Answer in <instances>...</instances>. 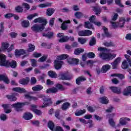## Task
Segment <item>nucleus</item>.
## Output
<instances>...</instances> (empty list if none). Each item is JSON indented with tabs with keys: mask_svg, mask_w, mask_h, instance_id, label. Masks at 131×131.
<instances>
[{
	"mask_svg": "<svg viewBox=\"0 0 131 131\" xmlns=\"http://www.w3.org/2000/svg\"><path fill=\"white\" fill-rule=\"evenodd\" d=\"M37 61L34 59H31V63L32 67H36V63Z\"/></svg>",
	"mask_w": 131,
	"mask_h": 131,
	"instance_id": "nucleus-61",
	"label": "nucleus"
},
{
	"mask_svg": "<svg viewBox=\"0 0 131 131\" xmlns=\"http://www.w3.org/2000/svg\"><path fill=\"white\" fill-rule=\"evenodd\" d=\"M46 60H47V56H43L42 57L40 58L38 61L40 62H45V61H46Z\"/></svg>",
	"mask_w": 131,
	"mask_h": 131,
	"instance_id": "nucleus-64",
	"label": "nucleus"
},
{
	"mask_svg": "<svg viewBox=\"0 0 131 131\" xmlns=\"http://www.w3.org/2000/svg\"><path fill=\"white\" fill-rule=\"evenodd\" d=\"M110 68H111L110 65L105 64L102 66L101 70L99 68H97L96 70L98 74H100V72H102V73H106L108 70H110Z\"/></svg>",
	"mask_w": 131,
	"mask_h": 131,
	"instance_id": "nucleus-8",
	"label": "nucleus"
},
{
	"mask_svg": "<svg viewBox=\"0 0 131 131\" xmlns=\"http://www.w3.org/2000/svg\"><path fill=\"white\" fill-rule=\"evenodd\" d=\"M112 27L113 28H117V27H123L124 23H125V19L124 17L120 18L119 21L118 23L115 22L111 21Z\"/></svg>",
	"mask_w": 131,
	"mask_h": 131,
	"instance_id": "nucleus-6",
	"label": "nucleus"
},
{
	"mask_svg": "<svg viewBox=\"0 0 131 131\" xmlns=\"http://www.w3.org/2000/svg\"><path fill=\"white\" fill-rule=\"evenodd\" d=\"M14 92L19 93L20 94H23V93H26V90L24 88H21L20 87H16L12 89Z\"/></svg>",
	"mask_w": 131,
	"mask_h": 131,
	"instance_id": "nucleus-17",
	"label": "nucleus"
},
{
	"mask_svg": "<svg viewBox=\"0 0 131 131\" xmlns=\"http://www.w3.org/2000/svg\"><path fill=\"white\" fill-rule=\"evenodd\" d=\"M46 76H47V75H46V74H42V75H41L38 77V80H42V82H44L45 81L43 80V79H45V78H46Z\"/></svg>",
	"mask_w": 131,
	"mask_h": 131,
	"instance_id": "nucleus-56",
	"label": "nucleus"
},
{
	"mask_svg": "<svg viewBox=\"0 0 131 131\" xmlns=\"http://www.w3.org/2000/svg\"><path fill=\"white\" fill-rule=\"evenodd\" d=\"M99 102L102 103V104H108L109 103V100H108V98L105 96H103L99 98Z\"/></svg>",
	"mask_w": 131,
	"mask_h": 131,
	"instance_id": "nucleus-19",
	"label": "nucleus"
},
{
	"mask_svg": "<svg viewBox=\"0 0 131 131\" xmlns=\"http://www.w3.org/2000/svg\"><path fill=\"white\" fill-rule=\"evenodd\" d=\"M21 25L23 27H25V28L29 27V21L28 20H24L22 23Z\"/></svg>",
	"mask_w": 131,
	"mask_h": 131,
	"instance_id": "nucleus-45",
	"label": "nucleus"
},
{
	"mask_svg": "<svg viewBox=\"0 0 131 131\" xmlns=\"http://www.w3.org/2000/svg\"><path fill=\"white\" fill-rule=\"evenodd\" d=\"M0 119L3 121H5V120L8 119V117L6 114H2L0 115Z\"/></svg>",
	"mask_w": 131,
	"mask_h": 131,
	"instance_id": "nucleus-50",
	"label": "nucleus"
},
{
	"mask_svg": "<svg viewBox=\"0 0 131 131\" xmlns=\"http://www.w3.org/2000/svg\"><path fill=\"white\" fill-rule=\"evenodd\" d=\"M115 116V114H112L106 116L107 118L108 119V122L111 126H115V122L113 120V118Z\"/></svg>",
	"mask_w": 131,
	"mask_h": 131,
	"instance_id": "nucleus-12",
	"label": "nucleus"
},
{
	"mask_svg": "<svg viewBox=\"0 0 131 131\" xmlns=\"http://www.w3.org/2000/svg\"><path fill=\"white\" fill-rule=\"evenodd\" d=\"M103 30L104 32L105 36L109 37V36H110V34H109V33L108 32V29L106 27H103Z\"/></svg>",
	"mask_w": 131,
	"mask_h": 131,
	"instance_id": "nucleus-53",
	"label": "nucleus"
},
{
	"mask_svg": "<svg viewBox=\"0 0 131 131\" xmlns=\"http://www.w3.org/2000/svg\"><path fill=\"white\" fill-rule=\"evenodd\" d=\"M30 110L34 113L37 110V106L34 104H31L30 106Z\"/></svg>",
	"mask_w": 131,
	"mask_h": 131,
	"instance_id": "nucleus-47",
	"label": "nucleus"
},
{
	"mask_svg": "<svg viewBox=\"0 0 131 131\" xmlns=\"http://www.w3.org/2000/svg\"><path fill=\"white\" fill-rule=\"evenodd\" d=\"M14 44H12L10 46V44L8 42H4L1 44V49L4 52H12L14 49Z\"/></svg>",
	"mask_w": 131,
	"mask_h": 131,
	"instance_id": "nucleus-4",
	"label": "nucleus"
},
{
	"mask_svg": "<svg viewBox=\"0 0 131 131\" xmlns=\"http://www.w3.org/2000/svg\"><path fill=\"white\" fill-rule=\"evenodd\" d=\"M103 45L105 47H113L114 46V43L112 42H104Z\"/></svg>",
	"mask_w": 131,
	"mask_h": 131,
	"instance_id": "nucleus-55",
	"label": "nucleus"
},
{
	"mask_svg": "<svg viewBox=\"0 0 131 131\" xmlns=\"http://www.w3.org/2000/svg\"><path fill=\"white\" fill-rule=\"evenodd\" d=\"M69 107H70V103H69L68 102H67L64 103L61 105V109L62 110H67Z\"/></svg>",
	"mask_w": 131,
	"mask_h": 131,
	"instance_id": "nucleus-30",
	"label": "nucleus"
},
{
	"mask_svg": "<svg viewBox=\"0 0 131 131\" xmlns=\"http://www.w3.org/2000/svg\"><path fill=\"white\" fill-rule=\"evenodd\" d=\"M25 54V50L23 49H16L14 52V55L16 57H20Z\"/></svg>",
	"mask_w": 131,
	"mask_h": 131,
	"instance_id": "nucleus-14",
	"label": "nucleus"
},
{
	"mask_svg": "<svg viewBox=\"0 0 131 131\" xmlns=\"http://www.w3.org/2000/svg\"><path fill=\"white\" fill-rule=\"evenodd\" d=\"M78 35L79 36H85V30H81L78 32Z\"/></svg>",
	"mask_w": 131,
	"mask_h": 131,
	"instance_id": "nucleus-63",
	"label": "nucleus"
},
{
	"mask_svg": "<svg viewBox=\"0 0 131 131\" xmlns=\"http://www.w3.org/2000/svg\"><path fill=\"white\" fill-rule=\"evenodd\" d=\"M93 34V32L90 30H85V36H90Z\"/></svg>",
	"mask_w": 131,
	"mask_h": 131,
	"instance_id": "nucleus-58",
	"label": "nucleus"
},
{
	"mask_svg": "<svg viewBox=\"0 0 131 131\" xmlns=\"http://www.w3.org/2000/svg\"><path fill=\"white\" fill-rule=\"evenodd\" d=\"M37 80H36V78L34 77H32L30 79V83L31 84H35Z\"/></svg>",
	"mask_w": 131,
	"mask_h": 131,
	"instance_id": "nucleus-54",
	"label": "nucleus"
},
{
	"mask_svg": "<svg viewBox=\"0 0 131 131\" xmlns=\"http://www.w3.org/2000/svg\"><path fill=\"white\" fill-rule=\"evenodd\" d=\"M30 103L28 101H26L25 102H17L11 105L12 108H15L16 111H21L22 110V107L26 105H29Z\"/></svg>",
	"mask_w": 131,
	"mask_h": 131,
	"instance_id": "nucleus-5",
	"label": "nucleus"
},
{
	"mask_svg": "<svg viewBox=\"0 0 131 131\" xmlns=\"http://www.w3.org/2000/svg\"><path fill=\"white\" fill-rule=\"evenodd\" d=\"M67 63L69 65H78L79 59L78 58H69L67 59Z\"/></svg>",
	"mask_w": 131,
	"mask_h": 131,
	"instance_id": "nucleus-10",
	"label": "nucleus"
},
{
	"mask_svg": "<svg viewBox=\"0 0 131 131\" xmlns=\"http://www.w3.org/2000/svg\"><path fill=\"white\" fill-rule=\"evenodd\" d=\"M98 51L101 52L99 54L100 58L103 59V60H105V61H110V60H113V59L116 57V54L115 53H107V52H109V50L106 49L105 48L99 47Z\"/></svg>",
	"mask_w": 131,
	"mask_h": 131,
	"instance_id": "nucleus-2",
	"label": "nucleus"
},
{
	"mask_svg": "<svg viewBox=\"0 0 131 131\" xmlns=\"http://www.w3.org/2000/svg\"><path fill=\"white\" fill-rule=\"evenodd\" d=\"M86 55H87V57L90 59H93L95 58V57H96L95 53L93 52H90V53H86Z\"/></svg>",
	"mask_w": 131,
	"mask_h": 131,
	"instance_id": "nucleus-49",
	"label": "nucleus"
},
{
	"mask_svg": "<svg viewBox=\"0 0 131 131\" xmlns=\"http://www.w3.org/2000/svg\"><path fill=\"white\" fill-rule=\"evenodd\" d=\"M94 63H95V61H94L93 60H89L86 61V64H87L88 66H89L90 67H92V66H93Z\"/></svg>",
	"mask_w": 131,
	"mask_h": 131,
	"instance_id": "nucleus-62",
	"label": "nucleus"
},
{
	"mask_svg": "<svg viewBox=\"0 0 131 131\" xmlns=\"http://www.w3.org/2000/svg\"><path fill=\"white\" fill-rule=\"evenodd\" d=\"M43 89V86L41 85H37L32 88V91H34V92H39V91H41Z\"/></svg>",
	"mask_w": 131,
	"mask_h": 131,
	"instance_id": "nucleus-24",
	"label": "nucleus"
},
{
	"mask_svg": "<svg viewBox=\"0 0 131 131\" xmlns=\"http://www.w3.org/2000/svg\"><path fill=\"white\" fill-rule=\"evenodd\" d=\"M42 35L43 36H47L48 38H52L54 36V33L50 32L47 34L43 33Z\"/></svg>",
	"mask_w": 131,
	"mask_h": 131,
	"instance_id": "nucleus-44",
	"label": "nucleus"
},
{
	"mask_svg": "<svg viewBox=\"0 0 131 131\" xmlns=\"http://www.w3.org/2000/svg\"><path fill=\"white\" fill-rule=\"evenodd\" d=\"M43 103L42 106H40L41 108H45V107H48L49 105L52 104V100L51 98L49 97H45L43 99Z\"/></svg>",
	"mask_w": 131,
	"mask_h": 131,
	"instance_id": "nucleus-11",
	"label": "nucleus"
},
{
	"mask_svg": "<svg viewBox=\"0 0 131 131\" xmlns=\"http://www.w3.org/2000/svg\"><path fill=\"white\" fill-rule=\"evenodd\" d=\"M111 76H115V77H118V78H120V79H123V78H124V76L120 74H114L111 75Z\"/></svg>",
	"mask_w": 131,
	"mask_h": 131,
	"instance_id": "nucleus-43",
	"label": "nucleus"
},
{
	"mask_svg": "<svg viewBox=\"0 0 131 131\" xmlns=\"http://www.w3.org/2000/svg\"><path fill=\"white\" fill-rule=\"evenodd\" d=\"M88 39L83 37H79L78 38V41L80 43V45H84Z\"/></svg>",
	"mask_w": 131,
	"mask_h": 131,
	"instance_id": "nucleus-31",
	"label": "nucleus"
},
{
	"mask_svg": "<svg viewBox=\"0 0 131 131\" xmlns=\"http://www.w3.org/2000/svg\"><path fill=\"white\" fill-rule=\"evenodd\" d=\"M60 79H62V80L66 79V80H69V79H71V78L66 74H61L60 75Z\"/></svg>",
	"mask_w": 131,
	"mask_h": 131,
	"instance_id": "nucleus-32",
	"label": "nucleus"
},
{
	"mask_svg": "<svg viewBox=\"0 0 131 131\" xmlns=\"http://www.w3.org/2000/svg\"><path fill=\"white\" fill-rule=\"evenodd\" d=\"M75 17L77 19H80L82 17H83V13L81 12L77 11L74 14Z\"/></svg>",
	"mask_w": 131,
	"mask_h": 131,
	"instance_id": "nucleus-35",
	"label": "nucleus"
},
{
	"mask_svg": "<svg viewBox=\"0 0 131 131\" xmlns=\"http://www.w3.org/2000/svg\"><path fill=\"white\" fill-rule=\"evenodd\" d=\"M70 23V20H68L66 21H64L62 25H61V29L62 30H65L66 29H67V25L69 24Z\"/></svg>",
	"mask_w": 131,
	"mask_h": 131,
	"instance_id": "nucleus-29",
	"label": "nucleus"
},
{
	"mask_svg": "<svg viewBox=\"0 0 131 131\" xmlns=\"http://www.w3.org/2000/svg\"><path fill=\"white\" fill-rule=\"evenodd\" d=\"M92 23L89 21H85L84 23V27L88 29H94V26L92 24Z\"/></svg>",
	"mask_w": 131,
	"mask_h": 131,
	"instance_id": "nucleus-26",
	"label": "nucleus"
},
{
	"mask_svg": "<svg viewBox=\"0 0 131 131\" xmlns=\"http://www.w3.org/2000/svg\"><path fill=\"white\" fill-rule=\"evenodd\" d=\"M89 21L91 22V23H95L96 22V16L92 15L89 18Z\"/></svg>",
	"mask_w": 131,
	"mask_h": 131,
	"instance_id": "nucleus-57",
	"label": "nucleus"
},
{
	"mask_svg": "<svg viewBox=\"0 0 131 131\" xmlns=\"http://www.w3.org/2000/svg\"><path fill=\"white\" fill-rule=\"evenodd\" d=\"M38 16V13H34L33 14H30L29 16H27V19L28 20H32L33 18H35V17H37Z\"/></svg>",
	"mask_w": 131,
	"mask_h": 131,
	"instance_id": "nucleus-42",
	"label": "nucleus"
},
{
	"mask_svg": "<svg viewBox=\"0 0 131 131\" xmlns=\"http://www.w3.org/2000/svg\"><path fill=\"white\" fill-rule=\"evenodd\" d=\"M121 61V57H117L114 61L112 63V66L113 68V69H116L117 68V67L119 64V63H120Z\"/></svg>",
	"mask_w": 131,
	"mask_h": 131,
	"instance_id": "nucleus-13",
	"label": "nucleus"
},
{
	"mask_svg": "<svg viewBox=\"0 0 131 131\" xmlns=\"http://www.w3.org/2000/svg\"><path fill=\"white\" fill-rule=\"evenodd\" d=\"M0 80H3L5 82V83H10V80H9V78L6 75H0Z\"/></svg>",
	"mask_w": 131,
	"mask_h": 131,
	"instance_id": "nucleus-22",
	"label": "nucleus"
},
{
	"mask_svg": "<svg viewBox=\"0 0 131 131\" xmlns=\"http://www.w3.org/2000/svg\"><path fill=\"white\" fill-rule=\"evenodd\" d=\"M54 13H55V9L53 8H49L47 10L46 14L47 16H52Z\"/></svg>",
	"mask_w": 131,
	"mask_h": 131,
	"instance_id": "nucleus-27",
	"label": "nucleus"
},
{
	"mask_svg": "<svg viewBox=\"0 0 131 131\" xmlns=\"http://www.w3.org/2000/svg\"><path fill=\"white\" fill-rule=\"evenodd\" d=\"M2 107L4 109V112L7 114H8L9 113H11V112H12V109H9V108L11 107V105L10 104H3Z\"/></svg>",
	"mask_w": 131,
	"mask_h": 131,
	"instance_id": "nucleus-16",
	"label": "nucleus"
},
{
	"mask_svg": "<svg viewBox=\"0 0 131 131\" xmlns=\"http://www.w3.org/2000/svg\"><path fill=\"white\" fill-rule=\"evenodd\" d=\"M85 112H86V111L84 109L77 110L75 113V115H76V116H80V115H82V114H84Z\"/></svg>",
	"mask_w": 131,
	"mask_h": 131,
	"instance_id": "nucleus-28",
	"label": "nucleus"
},
{
	"mask_svg": "<svg viewBox=\"0 0 131 131\" xmlns=\"http://www.w3.org/2000/svg\"><path fill=\"white\" fill-rule=\"evenodd\" d=\"M48 74L50 77H51V78H57V77H58V75H57V73L52 71H49L48 72Z\"/></svg>",
	"mask_w": 131,
	"mask_h": 131,
	"instance_id": "nucleus-25",
	"label": "nucleus"
},
{
	"mask_svg": "<svg viewBox=\"0 0 131 131\" xmlns=\"http://www.w3.org/2000/svg\"><path fill=\"white\" fill-rule=\"evenodd\" d=\"M110 89L114 93H116L117 94H120V89L117 88V87H110Z\"/></svg>",
	"mask_w": 131,
	"mask_h": 131,
	"instance_id": "nucleus-36",
	"label": "nucleus"
},
{
	"mask_svg": "<svg viewBox=\"0 0 131 131\" xmlns=\"http://www.w3.org/2000/svg\"><path fill=\"white\" fill-rule=\"evenodd\" d=\"M84 80H86L85 78L83 77H79L76 79V82L77 84H80V82H82V81H84Z\"/></svg>",
	"mask_w": 131,
	"mask_h": 131,
	"instance_id": "nucleus-38",
	"label": "nucleus"
},
{
	"mask_svg": "<svg viewBox=\"0 0 131 131\" xmlns=\"http://www.w3.org/2000/svg\"><path fill=\"white\" fill-rule=\"evenodd\" d=\"M48 127L51 129V130H54V128H55V124L53 123V122L50 121L48 122Z\"/></svg>",
	"mask_w": 131,
	"mask_h": 131,
	"instance_id": "nucleus-41",
	"label": "nucleus"
},
{
	"mask_svg": "<svg viewBox=\"0 0 131 131\" xmlns=\"http://www.w3.org/2000/svg\"><path fill=\"white\" fill-rule=\"evenodd\" d=\"M35 50V46L32 44H29L27 49L28 52H33Z\"/></svg>",
	"mask_w": 131,
	"mask_h": 131,
	"instance_id": "nucleus-39",
	"label": "nucleus"
},
{
	"mask_svg": "<svg viewBox=\"0 0 131 131\" xmlns=\"http://www.w3.org/2000/svg\"><path fill=\"white\" fill-rule=\"evenodd\" d=\"M123 94L124 96H131V86H128L126 87V88L124 90Z\"/></svg>",
	"mask_w": 131,
	"mask_h": 131,
	"instance_id": "nucleus-21",
	"label": "nucleus"
},
{
	"mask_svg": "<svg viewBox=\"0 0 131 131\" xmlns=\"http://www.w3.org/2000/svg\"><path fill=\"white\" fill-rule=\"evenodd\" d=\"M57 35V37L60 38L59 39V42H65L66 41H67L68 39H70V40H71L72 41L74 40V37H70L69 38L68 36H64V34L62 33H58Z\"/></svg>",
	"mask_w": 131,
	"mask_h": 131,
	"instance_id": "nucleus-7",
	"label": "nucleus"
},
{
	"mask_svg": "<svg viewBox=\"0 0 131 131\" xmlns=\"http://www.w3.org/2000/svg\"><path fill=\"white\" fill-rule=\"evenodd\" d=\"M93 11L95 12L96 15H99L101 13V8L99 6H96L93 7Z\"/></svg>",
	"mask_w": 131,
	"mask_h": 131,
	"instance_id": "nucleus-40",
	"label": "nucleus"
},
{
	"mask_svg": "<svg viewBox=\"0 0 131 131\" xmlns=\"http://www.w3.org/2000/svg\"><path fill=\"white\" fill-rule=\"evenodd\" d=\"M84 52V50L82 48H77L75 50L74 54L75 55H79V54H81V53H83Z\"/></svg>",
	"mask_w": 131,
	"mask_h": 131,
	"instance_id": "nucleus-33",
	"label": "nucleus"
},
{
	"mask_svg": "<svg viewBox=\"0 0 131 131\" xmlns=\"http://www.w3.org/2000/svg\"><path fill=\"white\" fill-rule=\"evenodd\" d=\"M128 67V65L127 64V61L126 60H124L122 63V68L123 69H126Z\"/></svg>",
	"mask_w": 131,
	"mask_h": 131,
	"instance_id": "nucleus-48",
	"label": "nucleus"
},
{
	"mask_svg": "<svg viewBox=\"0 0 131 131\" xmlns=\"http://www.w3.org/2000/svg\"><path fill=\"white\" fill-rule=\"evenodd\" d=\"M69 57V55L67 54H61L57 57V60H54V67L57 70L61 69L62 66L64 64L63 61L61 60H66Z\"/></svg>",
	"mask_w": 131,
	"mask_h": 131,
	"instance_id": "nucleus-3",
	"label": "nucleus"
},
{
	"mask_svg": "<svg viewBox=\"0 0 131 131\" xmlns=\"http://www.w3.org/2000/svg\"><path fill=\"white\" fill-rule=\"evenodd\" d=\"M30 80V79L29 77H27L26 78L20 79L19 80V83H20V84H23V85H26L27 84H28V82H29Z\"/></svg>",
	"mask_w": 131,
	"mask_h": 131,
	"instance_id": "nucleus-20",
	"label": "nucleus"
},
{
	"mask_svg": "<svg viewBox=\"0 0 131 131\" xmlns=\"http://www.w3.org/2000/svg\"><path fill=\"white\" fill-rule=\"evenodd\" d=\"M57 92L58 89L56 87H52L46 90L47 94H56V93H57Z\"/></svg>",
	"mask_w": 131,
	"mask_h": 131,
	"instance_id": "nucleus-18",
	"label": "nucleus"
},
{
	"mask_svg": "<svg viewBox=\"0 0 131 131\" xmlns=\"http://www.w3.org/2000/svg\"><path fill=\"white\" fill-rule=\"evenodd\" d=\"M124 57H125V59H126V60L129 64V67H131V59L129 58H130V56H129L127 54H125Z\"/></svg>",
	"mask_w": 131,
	"mask_h": 131,
	"instance_id": "nucleus-51",
	"label": "nucleus"
},
{
	"mask_svg": "<svg viewBox=\"0 0 131 131\" xmlns=\"http://www.w3.org/2000/svg\"><path fill=\"white\" fill-rule=\"evenodd\" d=\"M96 38L92 37L90 41V45L91 46H95V45H96Z\"/></svg>",
	"mask_w": 131,
	"mask_h": 131,
	"instance_id": "nucleus-52",
	"label": "nucleus"
},
{
	"mask_svg": "<svg viewBox=\"0 0 131 131\" xmlns=\"http://www.w3.org/2000/svg\"><path fill=\"white\" fill-rule=\"evenodd\" d=\"M130 121V119L128 118H121L119 120V123L121 125H126L127 124V122Z\"/></svg>",
	"mask_w": 131,
	"mask_h": 131,
	"instance_id": "nucleus-15",
	"label": "nucleus"
},
{
	"mask_svg": "<svg viewBox=\"0 0 131 131\" xmlns=\"http://www.w3.org/2000/svg\"><path fill=\"white\" fill-rule=\"evenodd\" d=\"M88 111L91 113H93V112H95L96 111V107H92V106H86Z\"/></svg>",
	"mask_w": 131,
	"mask_h": 131,
	"instance_id": "nucleus-46",
	"label": "nucleus"
},
{
	"mask_svg": "<svg viewBox=\"0 0 131 131\" xmlns=\"http://www.w3.org/2000/svg\"><path fill=\"white\" fill-rule=\"evenodd\" d=\"M7 99L11 101V102H13L14 101H17V98L15 97L13 95H9L6 96Z\"/></svg>",
	"mask_w": 131,
	"mask_h": 131,
	"instance_id": "nucleus-34",
	"label": "nucleus"
},
{
	"mask_svg": "<svg viewBox=\"0 0 131 131\" xmlns=\"http://www.w3.org/2000/svg\"><path fill=\"white\" fill-rule=\"evenodd\" d=\"M52 4L50 3H46L45 4H41L38 6L39 8H47L48 7H51Z\"/></svg>",
	"mask_w": 131,
	"mask_h": 131,
	"instance_id": "nucleus-37",
	"label": "nucleus"
},
{
	"mask_svg": "<svg viewBox=\"0 0 131 131\" xmlns=\"http://www.w3.org/2000/svg\"><path fill=\"white\" fill-rule=\"evenodd\" d=\"M15 11L18 12V13H21L23 12V8L21 6H17L15 7Z\"/></svg>",
	"mask_w": 131,
	"mask_h": 131,
	"instance_id": "nucleus-59",
	"label": "nucleus"
},
{
	"mask_svg": "<svg viewBox=\"0 0 131 131\" xmlns=\"http://www.w3.org/2000/svg\"><path fill=\"white\" fill-rule=\"evenodd\" d=\"M34 23H41V25L35 24L31 27V30L34 32H40L45 29V26L47 25V19L45 18L40 17L37 18L33 20Z\"/></svg>",
	"mask_w": 131,
	"mask_h": 131,
	"instance_id": "nucleus-1",
	"label": "nucleus"
},
{
	"mask_svg": "<svg viewBox=\"0 0 131 131\" xmlns=\"http://www.w3.org/2000/svg\"><path fill=\"white\" fill-rule=\"evenodd\" d=\"M4 30H5V28L4 27V23H0V35L1 33L4 32Z\"/></svg>",
	"mask_w": 131,
	"mask_h": 131,
	"instance_id": "nucleus-60",
	"label": "nucleus"
},
{
	"mask_svg": "<svg viewBox=\"0 0 131 131\" xmlns=\"http://www.w3.org/2000/svg\"><path fill=\"white\" fill-rule=\"evenodd\" d=\"M32 117H33V116L30 113H26L23 116V118L26 120H30Z\"/></svg>",
	"mask_w": 131,
	"mask_h": 131,
	"instance_id": "nucleus-23",
	"label": "nucleus"
},
{
	"mask_svg": "<svg viewBox=\"0 0 131 131\" xmlns=\"http://www.w3.org/2000/svg\"><path fill=\"white\" fill-rule=\"evenodd\" d=\"M25 99H28L29 101H37L38 98H43V95H40L37 97L31 96L29 94H25Z\"/></svg>",
	"mask_w": 131,
	"mask_h": 131,
	"instance_id": "nucleus-9",
	"label": "nucleus"
}]
</instances>
